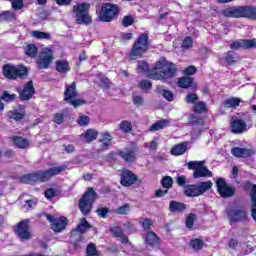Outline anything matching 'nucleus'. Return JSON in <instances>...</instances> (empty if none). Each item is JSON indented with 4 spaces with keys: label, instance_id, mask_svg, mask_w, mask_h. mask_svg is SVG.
Returning a JSON list of instances; mask_svg holds the SVG:
<instances>
[{
    "label": "nucleus",
    "instance_id": "obj_1",
    "mask_svg": "<svg viewBox=\"0 0 256 256\" xmlns=\"http://www.w3.org/2000/svg\"><path fill=\"white\" fill-rule=\"evenodd\" d=\"M177 73H179L177 64L166 58H161L156 61L154 67L149 71L148 77L154 81H169V79H175Z\"/></svg>",
    "mask_w": 256,
    "mask_h": 256
},
{
    "label": "nucleus",
    "instance_id": "obj_2",
    "mask_svg": "<svg viewBox=\"0 0 256 256\" xmlns=\"http://www.w3.org/2000/svg\"><path fill=\"white\" fill-rule=\"evenodd\" d=\"M67 171V164L49 168L48 170H37L19 177L20 183L31 185V183H47L51 177Z\"/></svg>",
    "mask_w": 256,
    "mask_h": 256
},
{
    "label": "nucleus",
    "instance_id": "obj_3",
    "mask_svg": "<svg viewBox=\"0 0 256 256\" xmlns=\"http://www.w3.org/2000/svg\"><path fill=\"white\" fill-rule=\"evenodd\" d=\"M223 17L228 19H251L256 21V7L248 6H233L222 10Z\"/></svg>",
    "mask_w": 256,
    "mask_h": 256
},
{
    "label": "nucleus",
    "instance_id": "obj_4",
    "mask_svg": "<svg viewBox=\"0 0 256 256\" xmlns=\"http://www.w3.org/2000/svg\"><path fill=\"white\" fill-rule=\"evenodd\" d=\"M2 75L8 81H17V79H27L29 69L23 64L14 65L11 63L2 66Z\"/></svg>",
    "mask_w": 256,
    "mask_h": 256
},
{
    "label": "nucleus",
    "instance_id": "obj_5",
    "mask_svg": "<svg viewBox=\"0 0 256 256\" xmlns=\"http://www.w3.org/2000/svg\"><path fill=\"white\" fill-rule=\"evenodd\" d=\"M63 101L71 105L74 109H79L83 105H87V100L79 98V92L77 91V82L66 84L63 93Z\"/></svg>",
    "mask_w": 256,
    "mask_h": 256
},
{
    "label": "nucleus",
    "instance_id": "obj_6",
    "mask_svg": "<svg viewBox=\"0 0 256 256\" xmlns=\"http://www.w3.org/2000/svg\"><path fill=\"white\" fill-rule=\"evenodd\" d=\"M98 197L99 196L93 187L87 188L81 199L78 201V207L82 215L85 217H87V215H91V211H93V203L97 201Z\"/></svg>",
    "mask_w": 256,
    "mask_h": 256
},
{
    "label": "nucleus",
    "instance_id": "obj_7",
    "mask_svg": "<svg viewBox=\"0 0 256 256\" xmlns=\"http://www.w3.org/2000/svg\"><path fill=\"white\" fill-rule=\"evenodd\" d=\"M147 51H149V34L142 33L134 42L129 53V58L132 61H135V59H141L143 54Z\"/></svg>",
    "mask_w": 256,
    "mask_h": 256
},
{
    "label": "nucleus",
    "instance_id": "obj_8",
    "mask_svg": "<svg viewBox=\"0 0 256 256\" xmlns=\"http://www.w3.org/2000/svg\"><path fill=\"white\" fill-rule=\"evenodd\" d=\"M121 13V8L117 4L111 2H106L102 4L99 11L97 12L98 18L103 23H111L119 17Z\"/></svg>",
    "mask_w": 256,
    "mask_h": 256
},
{
    "label": "nucleus",
    "instance_id": "obj_9",
    "mask_svg": "<svg viewBox=\"0 0 256 256\" xmlns=\"http://www.w3.org/2000/svg\"><path fill=\"white\" fill-rule=\"evenodd\" d=\"M90 9L91 5L87 2L78 3L73 6L77 25H91L93 23V19L89 15Z\"/></svg>",
    "mask_w": 256,
    "mask_h": 256
},
{
    "label": "nucleus",
    "instance_id": "obj_10",
    "mask_svg": "<svg viewBox=\"0 0 256 256\" xmlns=\"http://www.w3.org/2000/svg\"><path fill=\"white\" fill-rule=\"evenodd\" d=\"M189 171H194L193 179H201L203 177H213V172L205 166V161H189L187 163Z\"/></svg>",
    "mask_w": 256,
    "mask_h": 256
},
{
    "label": "nucleus",
    "instance_id": "obj_11",
    "mask_svg": "<svg viewBox=\"0 0 256 256\" xmlns=\"http://www.w3.org/2000/svg\"><path fill=\"white\" fill-rule=\"evenodd\" d=\"M116 155H118V157L122 161H124V163L133 165V163H137V156L139 155V146H126L123 149L117 150Z\"/></svg>",
    "mask_w": 256,
    "mask_h": 256
},
{
    "label": "nucleus",
    "instance_id": "obj_12",
    "mask_svg": "<svg viewBox=\"0 0 256 256\" xmlns=\"http://www.w3.org/2000/svg\"><path fill=\"white\" fill-rule=\"evenodd\" d=\"M225 211L230 223H245L249 221L247 208L243 206H239L238 208H227Z\"/></svg>",
    "mask_w": 256,
    "mask_h": 256
},
{
    "label": "nucleus",
    "instance_id": "obj_13",
    "mask_svg": "<svg viewBox=\"0 0 256 256\" xmlns=\"http://www.w3.org/2000/svg\"><path fill=\"white\" fill-rule=\"evenodd\" d=\"M14 233L22 241H29L31 239V230L29 228V220H22L14 226Z\"/></svg>",
    "mask_w": 256,
    "mask_h": 256
},
{
    "label": "nucleus",
    "instance_id": "obj_14",
    "mask_svg": "<svg viewBox=\"0 0 256 256\" xmlns=\"http://www.w3.org/2000/svg\"><path fill=\"white\" fill-rule=\"evenodd\" d=\"M141 237L147 249L161 248V238L154 231H148L145 234H142Z\"/></svg>",
    "mask_w": 256,
    "mask_h": 256
},
{
    "label": "nucleus",
    "instance_id": "obj_15",
    "mask_svg": "<svg viewBox=\"0 0 256 256\" xmlns=\"http://www.w3.org/2000/svg\"><path fill=\"white\" fill-rule=\"evenodd\" d=\"M217 192L219 193L222 199H228L229 197H233L235 195V187L229 186L225 181V178H218L216 180Z\"/></svg>",
    "mask_w": 256,
    "mask_h": 256
},
{
    "label": "nucleus",
    "instance_id": "obj_16",
    "mask_svg": "<svg viewBox=\"0 0 256 256\" xmlns=\"http://www.w3.org/2000/svg\"><path fill=\"white\" fill-rule=\"evenodd\" d=\"M229 47L232 51H239V49L251 51V49H256V38L239 39L230 43Z\"/></svg>",
    "mask_w": 256,
    "mask_h": 256
},
{
    "label": "nucleus",
    "instance_id": "obj_17",
    "mask_svg": "<svg viewBox=\"0 0 256 256\" xmlns=\"http://www.w3.org/2000/svg\"><path fill=\"white\" fill-rule=\"evenodd\" d=\"M139 181V176L133 173V171L123 168L120 174V184L122 187H131V185H135Z\"/></svg>",
    "mask_w": 256,
    "mask_h": 256
},
{
    "label": "nucleus",
    "instance_id": "obj_18",
    "mask_svg": "<svg viewBox=\"0 0 256 256\" xmlns=\"http://www.w3.org/2000/svg\"><path fill=\"white\" fill-rule=\"evenodd\" d=\"M230 129L231 133H234V135H241L247 131V122L234 116L230 121Z\"/></svg>",
    "mask_w": 256,
    "mask_h": 256
},
{
    "label": "nucleus",
    "instance_id": "obj_19",
    "mask_svg": "<svg viewBox=\"0 0 256 256\" xmlns=\"http://www.w3.org/2000/svg\"><path fill=\"white\" fill-rule=\"evenodd\" d=\"M51 63H53V54L50 51L42 52L36 60L38 69H49Z\"/></svg>",
    "mask_w": 256,
    "mask_h": 256
},
{
    "label": "nucleus",
    "instance_id": "obj_20",
    "mask_svg": "<svg viewBox=\"0 0 256 256\" xmlns=\"http://www.w3.org/2000/svg\"><path fill=\"white\" fill-rule=\"evenodd\" d=\"M20 101H29L33 99L35 95V86H33V81H28L22 90H18Z\"/></svg>",
    "mask_w": 256,
    "mask_h": 256
},
{
    "label": "nucleus",
    "instance_id": "obj_21",
    "mask_svg": "<svg viewBox=\"0 0 256 256\" xmlns=\"http://www.w3.org/2000/svg\"><path fill=\"white\" fill-rule=\"evenodd\" d=\"M67 225H69V220L67 217L61 216L54 220V223L51 224V229L54 233H61V231L67 229Z\"/></svg>",
    "mask_w": 256,
    "mask_h": 256
},
{
    "label": "nucleus",
    "instance_id": "obj_22",
    "mask_svg": "<svg viewBox=\"0 0 256 256\" xmlns=\"http://www.w3.org/2000/svg\"><path fill=\"white\" fill-rule=\"evenodd\" d=\"M100 149L101 151H107L109 147H111V144L113 143V136L109 132H103L100 134Z\"/></svg>",
    "mask_w": 256,
    "mask_h": 256
},
{
    "label": "nucleus",
    "instance_id": "obj_23",
    "mask_svg": "<svg viewBox=\"0 0 256 256\" xmlns=\"http://www.w3.org/2000/svg\"><path fill=\"white\" fill-rule=\"evenodd\" d=\"M177 85L180 89H191V87H194L195 85V78L191 76H182L178 78Z\"/></svg>",
    "mask_w": 256,
    "mask_h": 256
},
{
    "label": "nucleus",
    "instance_id": "obj_24",
    "mask_svg": "<svg viewBox=\"0 0 256 256\" xmlns=\"http://www.w3.org/2000/svg\"><path fill=\"white\" fill-rule=\"evenodd\" d=\"M231 153L233 157H237L238 159H247V157H251V149L234 147L231 149Z\"/></svg>",
    "mask_w": 256,
    "mask_h": 256
},
{
    "label": "nucleus",
    "instance_id": "obj_25",
    "mask_svg": "<svg viewBox=\"0 0 256 256\" xmlns=\"http://www.w3.org/2000/svg\"><path fill=\"white\" fill-rule=\"evenodd\" d=\"M55 69L58 73H61L62 75H67V73L71 71V66L69 64V61L67 60H56Z\"/></svg>",
    "mask_w": 256,
    "mask_h": 256
},
{
    "label": "nucleus",
    "instance_id": "obj_26",
    "mask_svg": "<svg viewBox=\"0 0 256 256\" xmlns=\"http://www.w3.org/2000/svg\"><path fill=\"white\" fill-rule=\"evenodd\" d=\"M186 209H187V204L183 202L172 200L169 203L170 213H183V211H185Z\"/></svg>",
    "mask_w": 256,
    "mask_h": 256
},
{
    "label": "nucleus",
    "instance_id": "obj_27",
    "mask_svg": "<svg viewBox=\"0 0 256 256\" xmlns=\"http://www.w3.org/2000/svg\"><path fill=\"white\" fill-rule=\"evenodd\" d=\"M188 125L191 127H203V125H205V120L196 113L190 114L188 116Z\"/></svg>",
    "mask_w": 256,
    "mask_h": 256
},
{
    "label": "nucleus",
    "instance_id": "obj_28",
    "mask_svg": "<svg viewBox=\"0 0 256 256\" xmlns=\"http://www.w3.org/2000/svg\"><path fill=\"white\" fill-rule=\"evenodd\" d=\"M82 137L84 138L85 143H93V141H97L99 132L93 128H89L82 134Z\"/></svg>",
    "mask_w": 256,
    "mask_h": 256
},
{
    "label": "nucleus",
    "instance_id": "obj_29",
    "mask_svg": "<svg viewBox=\"0 0 256 256\" xmlns=\"http://www.w3.org/2000/svg\"><path fill=\"white\" fill-rule=\"evenodd\" d=\"M184 195L186 197H199V187L197 184H187L184 186Z\"/></svg>",
    "mask_w": 256,
    "mask_h": 256
},
{
    "label": "nucleus",
    "instance_id": "obj_30",
    "mask_svg": "<svg viewBox=\"0 0 256 256\" xmlns=\"http://www.w3.org/2000/svg\"><path fill=\"white\" fill-rule=\"evenodd\" d=\"M223 61L228 66L235 65V63L239 61V54L229 50L224 54Z\"/></svg>",
    "mask_w": 256,
    "mask_h": 256
},
{
    "label": "nucleus",
    "instance_id": "obj_31",
    "mask_svg": "<svg viewBox=\"0 0 256 256\" xmlns=\"http://www.w3.org/2000/svg\"><path fill=\"white\" fill-rule=\"evenodd\" d=\"M241 105V98L231 97L223 101V106L225 109H237Z\"/></svg>",
    "mask_w": 256,
    "mask_h": 256
},
{
    "label": "nucleus",
    "instance_id": "obj_32",
    "mask_svg": "<svg viewBox=\"0 0 256 256\" xmlns=\"http://www.w3.org/2000/svg\"><path fill=\"white\" fill-rule=\"evenodd\" d=\"M11 140L17 149H27L29 147V140L21 136H12Z\"/></svg>",
    "mask_w": 256,
    "mask_h": 256
},
{
    "label": "nucleus",
    "instance_id": "obj_33",
    "mask_svg": "<svg viewBox=\"0 0 256 256\" xmlns=\"http://www.w3.org/2000/svg\"><path fill=\"white\" fill-rule=\"evenodd\" d=\"M207 111H209V108L207 107V103L203 101H198L192 106V112L196 115H203Z\"/></svg>",
    "mask_w": 256,
    "mask_h": 256
},
{
    "label": "nucleus",
    "instance_id": "obj_34",
    "mask_svg": "<svg viewBox=\"0 0 256 256\" xmlns=\"http://www.w3.org/2000/svg\"><path fill=\"white\" fill-rule=\"evenodd\" d=\"M187 152V142H182L180 144L175 145L170 150L171 155L175 157H179V155H184Z\"/></svg>",
    "mask_w": 256,
    "mask_h": 256
},
{
    "label": "nucleus",
    "instance_id": "obj_35",
    "mask_svg": "<svg viewBox=\"0 0 256 256\" xmlns=\"http://www.w3.org/2000/svg\"><path fill=\"white\" fill-rule=\"evenodd\" d=\"M250 199H251V205H252L251 216H252V219L256 221V184L252 185Z\"/></svg>",
    "mask_w": 256,
    "mask_h": 256
},
{
    "label": "nucleus",
    "instance_id": "obj_36",
    "mask_svg": "<svg viewBox=\"0 0 256 256\" xmlns=\"http://www.w3.org/2000/svg\"><path fill=\"white\" fill-rule=\"evenodd\" d=\"M165 127H169V120L161 119L151 125L150 131L155 133L157 131H161V129H165Z\"/></svg>",
    "mask_w": 256,
    "mask_h": 256
},
{
    "label": "nucleus",
    "instance_id": "obj_37",
    "mask_svg": "<svg viewBox=\"0 0 256 256\" xmlns=\"http://www.w3.org/2000/svg\"><path fill=\"white\" fill-rule=\"evenodd\" d=\"M89 229H91V224L89 223V221H87V218H81L80 223L76 228V231H78V233L83 235V233H85L86 231H89Z\"/></svg>",
    "mask_w": 256,
    "mask_h": 256
},
{
    "label": "nucleus",
    "instance_id": "obj_38",
    "mask_svg": "<svg viewBox=\"0 0 256 256\" xmlns=\"http://www.w3.org/2000/svg\"><path fill=\"white\" fill-rule=\"evenodd\" d=\"M189 246L194 249V251H201L205 247V241L199 238H193L189 242Z\"/></svg>",
    "mask_w": 256,
    "mask_h": 256
},
{
    "label": "nucleus",
    "instance_id": "obj_39",
    "mask_svg": "<svg viewBox=\"0 0 256 256\" xmlns=\"http://www.w3.org/2000/svg\"><path fill=\"white\" fill-rule=\"evenodd\" d=\"M25 111L19 112L17 110H10L8 112L9 119H13L14 121H23L25 119Z\"/></svg>",
    "mask_w": 256,
    "mask_h": 256
},
{
    "label": "nucleus",
    "instance_id": "obj_40",
    "mask_svg": "<svg viewBox=\"0 0 256 256\" xmlns=\"http://www.w3.org/2000/svg\"><path fill=\"white\" fill-rule=\"evenodd\" d=\"M39 49L35 44H28L25 48V54L27 57H31V59H35L37 57Z\"/></svg>",
    "mask_w": 256,
    "mask_h": 256
},
{
    "label": "nucleus",
    "instance_id": "obj_41",
    "mask_svg": "<svg viewBox=\"0 0 256 256\" xmlns=\"http://www.w3.org/2000/svg\"><path fill=\"white\" fill-rule=\"evenodd\" d=\"M138 223L146 233L152 231L151 227H153V220L149 218H141Z\"/></svg>",
    "mask_w": 256,
    "mask_h": 256
},
{
    "label": "nucleus",
    "instance_id": "obj_42",
    "mask_svg": "<svg viewBox=\"0 0 256 256\" xmlns=\"http://www.w3.org/2000/svg\"><path fill=\"white\" fill-rule=\"evenodd\" d=\"M198 185V192L201 195H203L204 193H206V191H209L211 189V187H213V182H211V180L206 181V182H200Z\"/></svg>",
    "mask_w": 256,
    "mask_h": 256
},
{
    "label": "nucleus",
    "instance_id": "obj_43",
    "mask_svg": "<svg viewBox=\"0 0 256 256\" xmlns=\"http://www.w3.org/2000/svg\"><path fill=\"white\" fill-rule=\"evenodd\" d=\"M119 129L122 133H131L133 131V124L129 120H123L119 124Z\"/></svg>",
    "mask_w": 256,
    "mask_h": 256
},
{
    "label": "nucleus",
    "instance_id": "obj_44",
    "mask_svg": "<svg viewBox=\"0 0 256 256\" xmlns=\"http://www.w3.org/2000/svg\"><path fill=\"white\" fill-rule=\"evenodd\" d=\"M32 37H34V39H46V41H51V34L47 33V32H41V31H32L31 32Z\"/></svg>",
    "mask_w": 256,
    "mask_h": 256
},
{
    "label": "nucleus",
    "instance_id": "obj_45",
    "mask_svg": "<svg viewBox=\"0 0 256 256\" xmlns=\"http://www.w3.org/2000/svg\"><path fill=\"white\" fill-rule=\"evenodd\" d=\"M2 17L3 21H6V23H11V21H15V19H17L15 12L10 10L2 11Z\"/></svg>",
    "mask_w": 256,
    "mask_h": 256
},
{
    "label": "nucleus",
    "instance_id": "obj_46",
    "mask_svg": "<svg viewBox=\"0 0 256 256\" xmlns=\"http://www.w3.org/2000/svg\"><path fill=\"white\" fill-rule=\"evenodd\" d=\"M131 211V205L129 203H125L122 206H119L115 213L116 215H129V212Z\"/></svg>",
    "mask_w": 256,
    "mask_h": 256
},
{
    "label": "nucleus",
    "instance_id": "obj_47",
    "mask_svg": "<svg viewBox=\"0 0 256 256\" xmlns=\"http://www.w3.org/2000/svg\"><path fill=\"white\" fill-rule=\"evenodd\" d=\"M185 102L188 105H195V103L199 102V95L197 93H188L185 97Z\"/></svg>",
    "mask_w": 256,
    "mask_h": 256
},
{
    "label": "nucleus",
    "instance_id": "obj_48",
    "mask_svg": "<svg viewBox=\"0 0 256 256\" xmlns=\"http://www.w3.org/2000/svg\"><path fill=\"white\" fill-rule=\"evenodd\" d=\"M86 256H99V251H97V246L94 243L87 245Z\"/></svg>",
    "mask_w": 256,
    "mask_h": 256
},
{
    "label": "nucleus",
    "instance_id": "obj_49",
    "mask_svg": "<svg viewBox=\"0 0 256 256\" xmlns=\"http://www.w3.org/2000/svg\"><path fill=\"white\" fill-rule=\"evenodd\" d=\"M163 189H171L173 187V178L171 176H164L161 180Z\"/></svg>",
    "mask_w": 256,
    "mask_h": 256
},
{
    "label": "nucleus",
    "instance_id": "obj_50",
    "mask_svg": "<svg viewBox=\"0 0 256 256\" xmlns=\"http://www.w3.org/2000/svg\"><path fill=\"white\" fill-rule=\"evenodd\" d=\"M196 219H197V215L193 213L188 214L185 222L187 229H193V225H195Z\"/></svg>",
    "mask_w": 256,
    "mask_h": 256
},
{
    "label": "nucleus",
    "instance_id": "obj_51",
    "mask_svg": "<svg viewBox=\"0 0 256 256\" xmlns=\"http://www.w3.org/2000/svg\"><path fill=\"white\" fill-rule=\"evenodd\" d=\"M111 213V210L107 207H100L96 210V215L98 217H101V219H107V216Z\"/></svg>",
    "mask_w": 256,
    "mask_h": 256
},
{
    "label": "nucleus",
    "instance_id": "obj_52",
    "mask_svg": "<svg viewBox=\"0 0 256 256\" xmlns=\"http://www.w3.org/2000/svg\"><path fill=\"white\" fill-rule=\"evenodd\" d=\"M138 87L142 89V91H149L153 89V83L149 80H141L138 84Z\"/></svg>",
    "mask_w": 256,
    "mask_h": 256
},
{
    "label": "nucleus",
    "instance_id": "obj_53",
    "mask_svg": "<svg viewBox=\"0 0 256 256\" xmlns=\"http://www.w3.org/2000/svg\"><path fill=\"white\" fill-rule=\"evenodd\" d=\"M57 195H59V191L55 188H48L44 191V197H46V199H53V197H57Z\"/></svg>",
    "mask_w": 256,
    "mask_h": 256
},
{
    "label": "nucleus",
    "instance_id": "obj_54",
    "mask_svg": "<svg viewBox=\"0 0 256 256\" xmlns=\"http://www.w3.org/2000/svg\"><path fill=\"white\" fill-rule=\"evenodd\" d=\"M135 23V18L131 15H126L123 17L121 25L122 27H131Z\"/></svg>",
    "mask_w": 256,
    "mask_h": 256
},
{
    "label": "nucleus",
    "instance_id": "obj_55",
    "mask_svg": "<svg viewBox=\"0 0 256 256\" xmlns=\"http://www.w3.org/2000/svg\"><path fill=\"white\" fill-rule=\"evenodd\" d=\"M1 99L6 103H12V101L17 99V94H9V92L3 91Z\"/></svg>",
    "mask_w": 256,
    "mask_h": 256
},
{
    "label": "nucleus",
    "instance_id": "obj_56",
    "mask_svg": "<svg viewBox=\"0 0 256 256\" xmlns=\"http://www.w3.org/2000/svg\"><path fill=\"white\" fill-rule=\"evenodd\" d=\"M52 121L56 123V125H62V123H65V114L55 113Z\"/></svg>",
    "mask_w": 256,
    "mask_h": 256
},
{
    "label": "nucleus",
    "instance_id": "obj_57",
    "mask_svg": "<svg viewBox=\"0 0 256 256\" xmlns=\"http://www.w3.org/2000/svg\"><path fill=\"white\" fill-rule=\"evenodd\" d=\"M193 47V38L186 36L182 42V49H191Z\"/></svg>",
    "mask_w": 256,
    "mask_h": 256
},
{
    "label": "nucleus",
    "instance_id": "obj_58",
    "mask_svg": "<svg viewBox=\"0 0 256 256\" xmlns=\"http://www.w3.org/2000/svg\"><path fill=\"white\" fill-rule=\"evenodd\" d=\"M77 123L78 125H80V127H87V125H89L90 123L89 116H85V115L79 116Z\"/></svg>",
    "mask_w": 256,
    "mask_h": 256
},
{
    "label": "nucleus",
    "instance_id": "obj_59",
    "mask_svg": "<svg viewBox=\"0 0 256 256\" xmlns=\"http://www.w3.org/2000/svg\"><path fill=\"white\" fill-rule=\"evenodd\" d=\"M10 3L12 5V9H15V11H19L25 6L23 0H12Z\"/></svg>",
    "mask_w": 256,
    "mask_h": 256
},
{
    "label": "nucleus",
    "instance_id": "obj_60",
    "mask_svg": "<svg viewBox=\"0 0 256 256\" xmlns=\"http://www.w3.org/2000/svg\"><path fill=\"white\" fill-rule=\"evenodd\" d=\"M110 232L116 239H119L123 235V229L119 226L111 228Z\"/></svg>",
    "mask_w": 256,
    "mask_h": 256
},
{
    "label": "nucleus",
    "instance_id": "obj_61",
    "mask_svg": "<svg viewBox=\"0 0 256 256\" xmlns=\"http://www.w3.org/2000/svg\"><path fill=\"white\" fill-rule=\"evenodd\" d=\"M197 73V67L190 65L184 69V75L186 77H191V75H195Z\"/></svg>",
    "mask_w": 256,
    "mask_h": 256
},
{
    "label": "nucleus",
    "instance_id": "obj_62",
    "mask_svg": "<svg viewBox=\"0 0 256 256\" xmlns=\"http://www.w3.org/2000/svg\"><path fill=\"white\" fill-rule=\"evenodd\" d=\"M176 183L179 187H187V177L185 175H179L176 178Z\"/></svg>",
    "mask_w": 256,
    "mask_h": 256
},
{
    "label": "nucleus",
    "instance_id": "obj_63",
    "mask_svg": "<svg viewBox=\"0 0 256 256\" xmlns=\"http://www.w3.org/2000/svg\"><path fill=\"white\" fill-rule=\"evenodd\" d=\"M162 95L164 99H166V101H173L175 99V96L173 95V91L171 90H163Z\"/></svg>",
    "mask_w": 256,
    "mask_h": 256
},
{
    "label": "nucleus",
    "instance_id": "obj_64",
    "mask_svg": "<svg viewBox=\"0 0 256 256\" xmlns=\"http://www.w3.org/2000/svg\"><path fill=\"white\" fill-rule=\"evenodd\" d=\"M132 101L134 105H143V103L145 102V100H143V98L139 95L134 96L132 98Z\"/></svg>",
    "mask_w": 256,
    "mask_h": 256
}]
</instances>
